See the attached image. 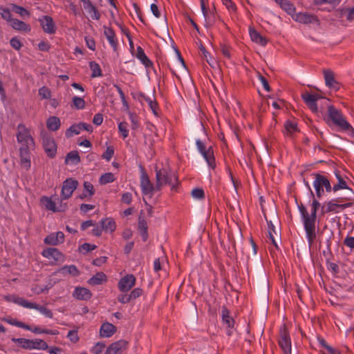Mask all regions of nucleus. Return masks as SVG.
Masks as SVG:
<instances>
[{"mask_svg": "<svg viewBox=\"0 0 354 354\" xmlns=\"http://www.w3.org/2000/svg\"><path fill=\"white\" fill-rule=\"evenodd\" d=\"M320 206L317 200L313 198L310 205V214L308 213L306 207L301 203L298 205V209L301 214V221L306 232V237L308 243L310 247L315 241L317 236V211Z\"/></svg>", "mask_w": 354, "mask_h": 354, "instance_id": "nucleus-1", "label": "nucleus"}, {"mask_svg": "<svg viewBox=\"0 0 354 354\" xmlns=\"http://www.w3.org/2000/svg\"><path fill=\"white\" fill-rule=\"evenodd\" d=\"M156 189L161 190L165 185H169L171 191H176L179 185L178 176L169 168L155 167Z\"/></svg>", "mask_w": 354, "mask_h": 354, "instance_id": "nucleus-2", "label": "nucleus"}, {"mask_svg": "<svg viewBox=\"0 0 354 354\" xmlns=\"http://www.w3.org/2000/svg\"><path fill=\"white\" fill-rule=\"evenodd\" d=\"M17 133L16 135L18 143L20 145L19 148H25L26 149H34L35 143L32 138L30 131L24 124L17 125Z\"/></svg>", "mask_w": 354, "mask_h": 354, "instance_id": "nucleus-3", "label": "nucleus"}, {"mask_svg": "<svg viewBox=\"0 0 354 354\" xmlns=\"http://www.w3.org/2000/svg\"><path fill=\"white\" fill-rule=\"evenodd\" d=\"M12 342L27 350H46L48 348L45 341L41 339H28L26 338H12Z\"/></svg>", "mask_w": 354, "mask_h": 354, "instance_id": "nucleus-4", "label": "nucleus"}, {"mask_svg": "<svg viewBox=\"0 0 354 354\" xmlns=\"http://www.w3.org/2000/svg\"><path fill=\"white\" fill-rule=\"evenodd\" d=\"M328 114L329 118L332 120L334 124L339 127L344 131L353 130L351 124L347 122L343 114L340 111L330 105L328 107Z\"/></svg>", "mask_w": 354, "mask_h": 354, "instance_id": "nucleus-5", "label": "nucleus"}, {"mask_svg": "<svg viewBox=\"0 0 354 354\" xmlns=\"http://www.w3.org/2000/svg\"><path fill=\"white\" fill-rule=\"evenodd\" d=\"M315 179L313 181V187L315 189L316 196L318 198L322 197L324 194V187L326 189L327 192L332 191V187L330 185L329 180L324 176L319 174H312Z\"/></svg>", "mask_w": 354, "mask_h": 354, "instance_id": "nucleus-6", "label": "nucleus"}, {"mask_svg": "<svg viewBox=\"0 0 354 354\" xmlns=\"http://www.w3.org/2000/svg\"><path fill=\"white\" fill-rule=\"evenodd\" d=\"M198 151L205 160L209 169H214L216 167L214 150L212 147L206 148L205 145L200 140L196 141Z\"/></svg>", "mask_w": 354, "mask_h": 354, "instance_id": "nucleus-7", "label": "nucleus"}, {"mask_svg": "<svg viewBox=\"0 0 354 354\" xmlns=\"http://www.w3.org/2000/svg\"><path fill=\"white\" fill-rule=\"evenodd\" d=\"M140 188L143 195L149 196L150 198L153 196L156 192H159L156 189V184L151 182L149 177L145 170L142 168L140 175Z\"/></svg>", "mask_w": 354, "mask_h": 354, "instance_id": "nucleus-8", "label": "nucleus"}, {"mask_svg": "<svg viewBox=\"0 0 354 354\" xmlns=\"http://www.w3.org/2000/svg\"><path fill=\"white\" fill-rule=\"evenodd\" d=\"M78 181L72 178H66L62 184L61 196L62 199L70 198L78 187Z\"/></svg>", "mask_w": 354, "mask_h": 354, "instance_id": "nucleus-9", "label": "nucleus"}, {"mask_svg": "<svg viewBox=\"0 0 354 354\" xmlns=\"http://www.w3.org/2000/svg\"><path fill=\"white\" fill-rule=\"evenodd\" d=\"M344 201V198H337L332 201H328L325 204V206L323 208H325L324 210V213L333 212L338 213L339 212V209H344L347 207H350L353 205V203H347L344 204H339L338 202H342Z\"/></svg>", "mask_w": 354, "mask_h": 354, "instance_id": "nucleus-10", "label": "nucleus"}, {"mask_svg": "<svg viewBox=\"0 0 354 354\" xmlns=\"http://www.w3.org/2000/svg\"><path fill=\"white\" fill-rule=\"evenodd\" d=\"M299 131L297 122L293 120H286L284 122L282 133L286 138L294 140Z\"/></svg>", "mask_w": 354, "mask_h": 354, "instance_id": "nucleus-11", "label": "nucleus"}, {"mask_svg": "<svg viewBox=\"0 0 354 354\" xmlns=\"http://www.w3.org/2000/svg\"><path fill=\"white\" fill-rule=\"evenodd\" d=\"M136 282V277L132 274H128L119 280L118 288L121 292H127L135 286Z\"/></svg>", "mask_w": 354, "mask_h": 354, "instance_id": "nucleus-12", "label": "nucleus"}, {"mask_svg": "<svg viewBox=\"0 0 354 354\" xmlns=\"http://www.w3.org/2000/svg\"><path fill=\"white\" fill-rule=\"evenodd\" d=\"M292 19L304 24H319V22L318 17L315 15L308 12H296L295 15L292 16Z\"/></svg>", "mask_w": 354, "mask_h": 354, "instance_id": "nucleus-13", "label": "nucleus"}, {"mask_svg": "<svg viewBox=\"0 0 354 354\" xmlns=\"http://www.w3.org/2000/svg\"><path fill=\"white\" fill-rule=\"evenodd\" d=\"M42 145L47 156L49 158H54L57 153V145L54 139L49 136H44Z\"/></svg>", "mask_w": 354, "mask_h": 354, "instance_id": "nucleus-14", "label": "nucleus"}, {"mask_svg": "<svg viewBox=\"0 0 354 354\" xmlns=\"http://www.w3.org/2000/svg\"><path fill=\"white\" fill-rule=\"evenodd\" d=\"M129 342L124 339H120L111 344L104 354H120L128 348Z\"/></svg>", "mask_w": 354, "mask_h": 354, "instance_id": "nucleus-15", "label": "nucleus"}, {"mask_svg": "<svg viewBox=\"0 0 354 354\" xmlns=\"http://www.w3.org/2000/svg\"><path fill=\"white\" fill-rule=\"evenodd\" d=\"M39 22L44 32L54 34L56 32V26L51 17L45 15L39 19Z\"/></svg>", "mask_w": 354, "mask_h": 354, "instance_id": "nucleus-16", "label": "nucleus"}, {"mask_svg": "<svg viewBox=\"0 0 354 354\" xmlns=\"http://www.w3.org/2000/svg\"><path fill=\"white\" fill-rule=\"evenodd\" d=\"M301 97L306 104L313 112H317L318 108L317 105V101L321 98V96L319 94L306 93L302 94Z\"/></svg>", "mask_w": 354, "mask_h": 354, "instance_id": "nucleus-17", "label": "nucleus"}, {"mask_svg": "<svg viewBox=\"0 0 354 354\" xmlns=\"http://www.w3.org/2000/svg\"><path fill=\"white\" fill-rule=\"evenodd\" d=\"M65 237L62 232H57L48 234L44 240L48 245H57L64 242Z\"/></svg>", "mask_w": 354, "mask_h": 354, "instance_id": "nucleus-18", "label": "nucleus"}, {"mask_svg": "<svg viewBox=\"0 0 354 354\" xmlns=\"http://www.w3.org/2000/svg\"><path fill=\"white\" fill-rule=\"evenodd\" d=\"M42 255L46 259L52 260L53 262H57L62 260L63 254L55 248H50L42 251Z\"/></svg>", "mask_w": 354, "mask_h": 354, "instance_id": "nucleus-19", "label": "nucleus"}, {"mask_svg": "<svg viewBox=\"0 0 354 354\" xmlns=\"http://www.w3.org/2000/svg\"><path fill=\"white\" fill-rule=\"evenodd\" d=\"M103 28L104 35H105L111 46L115 51L118 48V41L114 30L111 28L107 27L106 26H104Z\"/></svg>", "mask_w": 354, "mask_h": 354, "instance_id": "nucleus-20", "label": "nucleus"}, {"mask_svg": "<svg viewBox=\"0 0 354 354\" xmlns=\"http://www.w3.org/2000/svg\"><path fill=\"white\" fill-rule=\"evenodd\" d=\"M30 150L19 148L20 164L26 170H28L31 167Z\"/></svg>", "mask_w": 354, "mask_h": 354, "instance_id": "nucleus-21", "label": "nucleus"}, {"mask_svg": "<svg viewBox=\"0 0 354 354\" xmlns=\"http://www.w3.org/2000/svg\"><path fill=\"white\" fill-rule=\"evenodd\" d=\"M324 77L327 86L334 88L335 90H338L339 88V83L335 80V74L332 71L324 70Z\"/></svg>", "mask_w": 354, "mask_h": 354, "instance_id": "nucleus-22", "label": "nucleus"}, {"mask_svg": "<svg viewBox=\"0 0 354 354\" xmlns=\"http://www.w3.org/2000/svg\"><path fill=\"white\" fill-rule=\"evenodd\" d=\"M73 297L78 300H88L92 297V293L86 288L77 287L73 292Z\"/></svg>", "mask_w": 354, "mask_h": 354, "instance_id": "nucleus-23", "label": "nucleus"}, {"mask_svg": "<svg viewBox=\"0 0 354 354\" xmlns=\"http://www.w3.org/2000/svg\"><path fill=\"white\" fill-rule=\"evenodd\" d=\"M335 176L338 180V183L332 187V190H333L334 192H337L339 189H348L350 192L351 196H349L346 199V200H352L353 197L354 196V192H353V190L348 187L346 180L341 176V175L339 174H338L337 172H335Z\"/></svg>", "mask_w": 354, "mask_h": 354, "instance_id": "nucleus-24", "label": "nucleus"}, {"mask_svg": "<svg viewBox=\"0 0 354 354\" xmlns=\"http://www.w3.org/2000/svg\"><path fill=\"white\" fill-rule=\"evenodd\" d=\"M81 2H82L84 9L91 15L93 19H100V13L90 0H81Z\"/></svg>", "mask_w": 354, "mask_h": 354, "instance_id": "nucleus-25", "label": "nucleus"}, {"mask_svg": "<svg viewBox=\"0 0 354 354\" xmlns=\"http://www.w3.org/2000/svg\"><path fill=\"white\" fill-rule=\"evenodd\" d=\"M102 230L106 233H112L116 229V223L113 218L107 217L100 221Z\"/></svg>", "mask_w": 354, "mask_h": 354, "instance_id": "nucleus-26", "label": "nucleus"}, {"mask_svg": "<svg viewBox=\"0 0 354 354\" xmlns=\"http://www.w3.org/2000/svg\"><path fill=\"white\" fill-rule=\"evenodd\" d=\"M116 332V327L110 323L106 322L102 324L100 329V335L102 337H110Z\"/></svg>", "mask_w": 354, "mask_h": 354, "instance_id": "nucleus-27", "label": "nucleus"}, {"mask_svg": "<svg viewBox=\"0 0 354 354\" xmlns=\"http://www.w3.org/2000/svg\"><path fill=\"white\" fill-rule=\"evenodd\" d=\"M29 309H35L40 312L43 315H44L46 317L48 318H53V313L51 310L47 308L46 307L44 306H40L36 303L30 302L29 301L27 308Z\"/></svg>", "mask_w": 354, "mask_h": 354, "instance_id": "nucleus-28", "label": "nucleus"}, {"mask_svg": "<svg viewBox=\"0 0 354 354\" xmlns=\"http://www.w3.org/2000/svg\"><path fill=\"white\" fill-rule=\"evenodd\" d=\"M138 230L142 241H146L148 239V226L147 222L142 215H140L138 218Z\"/></svg>", "mask_w": 354, "mask_h": 354, "instance_id": "nucleus-29", "label": "nucleus"}, {"mask_svg": "<svg viewBox=\"0 0 354 354\" xmlns=\"http://www.w3.org/2000/svg\"><path fill=\"white\" fill-rule=\"evenodd\" d=\"M10 24L13 29L18 31L28 32L31 30L30 26L29 24H27L25 22L17 19H13L10 21Z\"/></svg>", "mask_w": 354, "mask_h": 354, "instance_id": "nucleus-30", "label": "nucleus"}, {"mask_svg": "<svg viewBox=\"0 0 354 354\" xmlns=\"http://www.w3.org/2000/svg\"><path fill=\"white\" fill-rule=\"evenodd\" d=\"M106 275L102 272H99L89 279L88 283L91 286H97L106 283Z\"/></svg>", "mask_w": 354, "mask_h": 354, "instance_id": "nucleus-31", "label": "nucleus"}, {"mask_svg": "<svg viewBox=\"0 0 354 354\" xmlns=\"http://www.w3.org/2000/svg\"><path fill=\"white\" fill-rule=\"evenodd\" d=\"M136 57L145 65V67L149 68L153 65L152 62L147 57L142 47L138 46L136 50Z\"/></svg>", "mask_w": 354, "mask_h": 354, "instance_id": "nucleus-32", "label": "nucleus"}, {"mask_svg": "<svg viewBox=\"0 0 354 354\" xmlns=\"http://www.w3.org/2000/svg\"><path fill=\"white\" fill-rule=\"evenodd\" d=\"M250 36L252 41L262 46H265L268 43L266 38L261 36L260 33L254 29H250Z\"/></svg>", "mask_w": 354, "mask_h": 354, "instance_id": "nucleus-33", "label": "nucleus"}, {"mask_svg": "<svg viewBox=\"0 0 354 354\" xmlns=\"http://www.w3.org/2000/svg\"><path fill=\"white\" fill-rule=\"evenodd\" d=\"M3 298L8 302H13L26 308L29 303V301L13 295H5Z\"/></svg>", "mask_w": 354, "mask_h": 354, "instance_id": "nucleus-34", "label": "nucleus"}, {"mask_svg": "<svg viewBox=\"0 0 354 354\" xmlns=\"http://www.w3.org/2000/svg\"><path fill=\"white\" fill-rule=\"evenodd\" d=\"M222 321L229 328H232L234 326V320L225 306L222 307Z\"/></svg>", "mask_w": 354, "mask_h": 354, "instance_id": "nucleus-35", "label": "nucleus"}, {"mask_svg": "<svg viewBox=\"0 0 354 354\" xmlns=\"http://www.w3.org/2000/svg\"><path fill=\"white\" fill-rule=\"evenodd\" d=\"M41 201L44 203L46 209L50 210L53 212H59L62 209V207L57 209L56 201H53L51 198L44 196L41 198Z\"/></svg>", "mask_w": 354, "mask_h": 354, "instance_id": "nucleus-36", "label": "nucleus"}, {"mask_svg": "<svg viewBox=\"0 0 354 354\" xmlns=\"http://www.w3.org/2000/svg\"><path fill=\"white\" fill-rule=\"evenodd\" d=\"M279 346L283 352L291 351V342L289 336L286 333L281 335L279 341Z\"/></svg>", "mask_w": 354, "mask_h": 354, "instance_id": "nucleus-37", "label": "nucleus"}, {"mask_svg": "<svg viewBox=\"0 0 354 354\" xmlns=\"http://www.w3.org/2000/svg\"><path fill=\"white\" fill-rule=\"evenodd\" d=\"M60 125L61 122L58 117L51 116L47 120L46 126L50 131H55L58 130Z\"/></svg>", "mask_w": 354, "mask_h": 354, "instance_id": "nucleus-38", "label": "nucleus"}, {"mask_svg": "<svg viewBox=\"0 0 354 354\" xmlns=\"http://www.w3.org/2000/svg\"><path fill=\"white\" fill-rule=\"evenodd\" d=\"M279 5L292 17L296 13V8L295 6L288 0H282L281 2L279 3Z\"/></svg>", "mask_w": 354, "mask_h": 354, "instance_id": "nucleus-39", "label": "nucleus"}, {"mask_svg": "<svg viewBox=\"0 0 354 354\" xmlns=\"http://www.w3.org/2000/svg\"><path fill=\"white\" fill-rule=\"evenodd\" d=\"M80 156L77 151H72L69 152L65 159V163H72L77 165L80 162Z\"/></svg>", "mask_w": 354, "mask_h": 354, "instance_id": "nucleus-40", "label": "nucleus"}, {"mask_svg": "<svg viewBox=\"0 0 354 354\" xmlns=\"http://www.w3.org/2000/svg\"><path fill=\"white\" fill-rule=\"evenodd\" d=\"M72 108H75L77 110H82L86 106V102L83 97L74 96L72 98L71 105Z\"/></svg>", "mask_w": 354, "mask_h": 354, "instance_id": "nucleus-41", "label": "nucleus"}, {"mask_svg": "<svg viewBox=\"0 0 354 354\" xmlns=\"http://www.w3.org/2000/svg\"><path fill=\"white\" fill-rule=\"evenodd\" d=\"M89 66L92 71V77H97L102 75L101 68L97 63L95 62H91L89 63Z\"/></svg>", "mask_w": 354, "mask_h": 354, "instance_id": "nucleus-42", "label": "nucleus"}, {"mask_svg": "<svg viewBox=\"0 0 354 354\" xmlns=\"http://www.w3.org/2000/svg\"><path fill=\"white\" fill-rule=\"evenodd\" d=\"M80 124H75L71 125L66 131V136L70 138L73 135H77L81 132Z\"/></svg>", "mask_w": 354, "mask_h": 354, "instance_id": "nucleus-43", "label": "nucleus"}, {"mask_svg": "<svg viewBox=\"0 0 354 354\" xmlns=\"http://www.w3.org/2000/svg\"><path fill=\"white\" fill-rule=\"evenodd\" d=\"M115 180L113 174L111 172L105 173L100 178L99 182L101 185H106L113 182Z\"/></svg>", "mask_w": 354, "mask_h": 354, "instance_id": "nucleus-44", "label": "nucleus"}, {"mask_svg": "<svg viewBox=\"0 0 354 354\" xmlns=\"http://www.w3.org/2000/svg\"><path fill=\"white\" fill-rule=\"evenodd\" d=\"M66 337L73 344L78 342L80 340L78 335V327H76L73 330H69Z\"/></svg>", "mask_w": 354, "mask_h": 354, "instance_id": "nucleus-45", "label": "nucleus"}, {"mask_svg": "<svg viewBox=\"0 0 354 354\" xmlns=\"http://www.w3.org/2000/svg\"><path fill=\"white\" fill-rule=\"evenodd\" d=\"M61 270L62 272L65 271L67 273H68L74 277H77L80 274V272H79L78 269L74 265L65 266L61 268Z\"/></svg>", "mask_w": 354, "mask_h": 354, "instance_id": "nucleus-46", "label": "nucleus"}, {"mask_svg": "<svg viewBox=\"0 0 354 354\" xmlns=\"http://www.w3.org/2000/svg\"><path fill=\"white\" fill-rule=\"evenodd\" d=\"M128 124L126 122H121L118 124V130L123 139L129 136V130L127 129Z\"/></svg>", "mask_w": 354, "mask_h": 354, "instance_id": "nucleus-47", "label": "nucleus"}, {"mask_svg": "<svg viewBox=\"0 0 354 354\" xmlns=\"http://www.w3.org/2000/svg\"><path fill=\"white\" fill-rule=\"evenodd\" d=\"M0 14L1 17L9 23H10L13 19L10 10L8 8H3L1 6H0Z\"/></svg>", "mask_w": 354, "mask_h": 354, "instance_id": "nucleus-48", "label": "nucleus"}, {"mask_svg": "<svg viewBox=\"0 0 354 354\" xmlns=\"http://www.w3.org/2000/svg\"><path fill=\"white\" fill-rule=\"evenodd\" d=\"M201 50L203 53V57L207 61V62L212 66H214V65L216 64V62L214 58H212L209 53L207 51L205 48L204 46L201 47Z\"/></svg>", "mask_w": 354, "mask_h": 354, "instance_id": "nucleus-49", "label": "nucleus"}, {"mask_svg": "<svg viewBox=\"0 0 354 354\" xmlns=\"http://www.w3.org/2000/svg\"><path fill=\"white\" fill-rule=\"evenodd\" d=\"M84 191L88 193V198H91L95 194V189L91 183L86 181L84 183Z\"/></svg>", "mask_w": 354, "mask_h": 354, "instance_id": "nucleus-50", "label": "nucleus"}, {"mask_svg": "<svg viewBox=\"0 0 354 354\" xmlns=\"http://www.w3.org/2000/svg\"><path fill=\"white\" fill-rule=\"evenodd\" d=\"M39 95L42 99H49L51 97V92L46 86H42L39 89Z\"/></svg>", "mask_w": 354, "mask_h": 354, "instance_id": "nucleus-51", "label": "nucleus"}, {"mask_svg": "<svg viewBox=\"0 0 354 354\" xmlns=\"http://www.w3.org/2000/svg\"><path fill=\"white\" fill-rule=\"evenodd\" d=\"M105 344L101 342L96 343L91 348V352L94 354H100L105 348Z\"/></svg>", "mask_w": 354, "mask_h": 354, "instance_id": "nucleus-52", "label": "nucleus"}, {"mask_svg": "<svg viewBox=\"0 0 354 354\" xmlns=\"http://www.w3.org/2000/svg\"><path fill=\"white\" fill-rule=\"evenodd\" d=\"M114 155V149L113 147L109 146L106 149L105 152L102 154V157L103 159H105L106 161H110L111 158Z\"/></svg>", "mask_w": 354, "mask_h": 354, "instance_id": "nucleus-53", "label": "nucleus"}, {"mask_svg": "<svg viewBox=\"0 0 354 354\" xmlns=\"http://www.w3.org/2000/svg\"><path fill=\"white\" fill-rule=\"evenodd\" d=\"M192 196L196 199H203L205 198V192L201 188H195L192 191Z\"/></svg>", "mask_w": 354, "mask_h": 354, "instance_id": "nucleus-54", "label": "nucleus"}, {"mask_svg": "<svg viewBox=\"0 0 354 354\" xmlns=\"http://www.w3.org/2000/svg\"><path fill=\"white\" fill-rule=\"evenodd\" d=\"M129 119L131 120L132 129H134V130L137 129L139 127L140 124H139V122L138 120L136 115L134 113L129 112Z\"/></svg>", "mask_w": 354, "mask_h": 354, "instance_id": "nucleus-55", "label": "nucleus"}, {"mask_svg": "<svg viewBox=\"0 0 354 354\" xmlns=\"http://www.w3.org/2000/svg\"><path fill=\"white\" fill-rule=\"evenodd\" d=\"M12 7H13L14 11L22 17H24L25 15H27V16L30 15V12L26 9H25L24 8H23L21 6H17V5L14 4V5H12Z\"/></svg>", "mask_w": 354, "mask_h": 354, "instance_id": "nucleus-56", "label": "nucleus"}, {"mask_svg": "<svg viewBox=\"0 0 354 354\" xmlns=\"http://www.w3.org/2000/svg\"><path fill=\"white\" fill-rule=\"evenodd\" d=\"M145 100L147 102L149 106L151 109L154 115H158V104L156 101H153L150 97H147Z\"/></svg>", "mask_w": 354, "mask_h": 354, "instance_id": "nucleus-57", "label": "nucleus"}, {"mask_svg": "<svg viewBox=\"0 0 354 354\" xmlns=\"http://www.w3.org/2000/svg\"><path fill=\"white\" fill-rule=\"evenodd\" d=\"M86 46L91 50H95V41L93 37L86 36L84 37Z\"/></svg>", "mask_w": 354, "mask_h": 354, "instance_id": "nucleus-58", "label": "nucleus"}, {"mask_svg": "<svg viewBox=\"0 0 354 354\" xmlns=\"http://www.w3.org/2000/svg\"><path fill=\"white\" fill-rule=\"evenodd\" d=\"M114 86L115 87L117 91L118 92V94L120 95V97L121 99V101L122 102V104L124 106L128 107V103L125 97L124 93L122 90V88L117 84H115Z\"/></svg>", "mask_w": 354, "mask_h": 354, "instance_id": "nucleus-59", "label": "nucleus"}, {"mask_svg": "<svg viewBox=\"0 0 354 354\" xmlns=\"http://www.w3.org/2000/svg\"><path fill=\"white\" fill-rule=\"evenodd\" d=\"M143 293V290L140 288H136L129 293L131 299H136L138 297H140Z\"/></svg>", "mask_w": 354, "mask_h": 354, "instance_id": "nucleus-60", "label": "nucleus"}, {"mask_svg": "<svg viewBox=\"0 0 354 354\" xmlns=\"http://www.w3.org/2000/svg\"><path fill=\"white\" fill-rule=\"evenodd\" d=\"M10 44L15 50H19L22 47V43L17 37H12L10 41Z\"/></svg>", "mask_w": 354, "mask_h": 354, "instance_id": "nucleus-61", "label": "nucleus"}, {"mask_svg": "<svg viewBox=\"0 0 354 354\" xmlns=\"http://www.w3.org/2000/svg\"><path fill=\"white\" fill-rule=\"evenodd\" d=\"M38 48L41 51L48 52L50 49V44L46 41H41L38 44Z\"/></svg>", "mask_w": 354, "mask_h": 354, "instance_id": "nucleus-62", "label": "nucleus"}, {"mask_svg": "<svg viewBox=\"0 0 354 354\" xmlns=\"http://www.w3.org/2000/svg\"><path fill=\"white\" fill-rule=\"evenodd\" d=\"M221 52H222V54L223 55V56H225L226 58H228V59L230 58L231 48L230 46H228L225 44H222L221 46Z\"/></svg>", "mask_w": 354, "mask_h": 354, "instance_id": "nucleus-63", "label": "nucleus"}, {"mask_svg": "<svg viewBox=\"0 0 354 354\" xmlns=\"http://www.w3.org/2000/svg\"><path fill=\"white\" fill-rule=\"evenodd\" d=\"M344 244L348 247L351 250L354 249V237L347 236L344 240Z\"/></svg>", "mask_w": 354, "mask_h": 354, "instance_id": "nucleus-64", "label": "nucleus"}]
</instances>
